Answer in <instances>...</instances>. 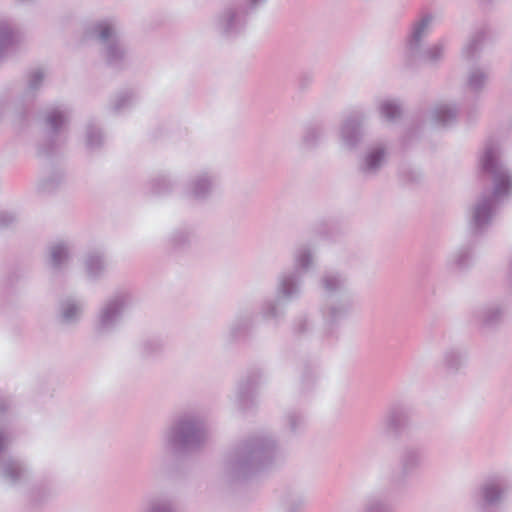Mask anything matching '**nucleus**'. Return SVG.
Returning a JSON list of instances; mask_svg holds the SVG:
<instances>
[{
	"label": "nucleus",
	"instance_id": "obj_1",
	"mask_svg": "<svg viewBox=\"0 0 512 512\" xmlns=\"http://www.w3.org/2000/svg\"><path fill=\"white\" fill-rule=\"evenodd\" d=\"M280 457V448L273 434L268 431L255 432L225 455L221 479L228 484L246 481L274 466Z\"/></svg>",
	"mask_w": 512,
	"mask_h": 512
},
{
	"label": "nucleus",
	"instance_id": "obj_2",
	"mask_svg": "<svg viewBox=\"0 0 512 512\" xmlns=\"http://www.w3.org/2000/svg\"><path fill=\"white\" fill-rule=\"evenodd\" d=\"M479 162L482 171L491 177L493 188L481 192L471 207L469 229L473 235L488 230L498 205L512 194V172L502 163L497 144L487 143Z\"/></svg>",
	"mask_w": 512,
	"mask_h": 512
},
{
	"label": "nucleus",
	"instance_id": "obj_3",
	"mask_svg": "<svg viewBox=\"0 0 512 512\" xmlns=\"http://www.w3.org/2000/svg\"><path fill=\"white\" fill-rule=\"evenodd\" d=\"M207 427L202 415L195 410L177 414L162 433L163 448L173 456L194 452L205 444Z\"/></svg>",
	"mask_w": 512,
	"mask_h": 512
},
{
	"label": "nucleus",
	"instance_id": "obj_4",
	"mask_svg": "<svg viewBox=\"0 0 512 512\" xmlns=\"http://www.w3.org/2000/svg\"><path fill=\"white\" fill-rule=\"evenodd\" d=\"M138 302L135 292L129 288H120L108 296L98 308L93 328L99 336L114 334L120 327L124 314Z\"/></svg>",
	"mask_w": 512,
	"mask_h": 512
},
{
	"label": "nucleus",
	"instance_id": "obj_5",
	"mask_svg": "<svg viewBox=\"0 0 512 512\" xmlns=\"http://www.w3.org/2000/svg\"><path fill=\"white\" fill-rule=\"evenodd\" d=\"M278 298L266 299L261 304L260 315L265 320L278 321L285 315L281 302L298 299L302 294V275L297 271L285 270L279 273L276 282Z\"/></svg>",
	"mask_w": 512,
	"mask_h": 512
},
{
	"label": "nucleus",
	"instance_id": "obj_6",
	"mask_svg": "<svg viewBox=\"0 0 512 512\" xmlns=\"http://www.w3.org/2000/svg\"><path fill=\"white\" fill-rule=\"evenodd\" d=\"M11 412V403L0 399V471L11 483H20L28 479L29 469L21 460L2 455L13 441L9 429Z\"/></svg>",
	"mask_w": 512,
	"mask_h": 512
},
{
	"label": "nucleus",
	"instance_id": "obj_7",
	"mask_svg": "<svg viewBox=\"0 0 512 512\" xmlns=\"http://www.w3.org/2000/svg\"><path fill=\"white\" fill-rule=\"evenodd\" d=\"M438 20V14L429 10L416 15L410 22L403 40L402 60L413 62L420 56L422 46L425 45Z\"/></svg>",
	"mask_w": 512,
	"mask_h": 512
},
{
	"label": "nucleus",
	"instance_id": "obj_8",
	"mask_svg": "<svg viewBox=\"0 0 512 512\" xmlns=\"http://www.w3.org/2000/svg\"><path fill=\"white\" fill-rule=\"evenodd\" d=\"M511 488L508 477L496 473L487 476L478 486L475 494L477 512H491L499 507L506 499Z\"/></svg>",
	"mask_w": 512,
	"mask_h": 512
},
{
	"label": "nucleus",
	"instance_id": "obj_9",
	"mask_svg": "<svg viewBox=\"0 0 512 512\" xmlns=\"http://www.w3.org/2000/svg\"><path fill=\"white\" fill-rule=\"evenodd\" d=\"M389 158V147L385 142H375L366 147L358 162V172L366 179L376 177Z\"/></svg>",
	"mask_w": 512,
	"mask_h": 512
},
{
	"label": "nucleus",
	"instance_id": "obj_10",
	"mask_svg": "<svg viewBox=\"0 0 512 512\" xmlns=\"http://www.w3.org/2000/svg\"><path fill=\"white\" fill-rule=\"evenodd\" d=\"M216 179V173L210 169L194 173L185 185L184 197L196 202L208 200L214 192Z\"/></svg>",
	"mask_w": 512,
	"mask_h": 512
},
{
	"label": "nucleus",
	"instance_id": "obj_11",
	"mask_svg": "<svg viewBox=\"0 0 512 512\" xmlns=\"http://www.w3.org/2000/svg\"><path fill=\"white\" fill-rule=\"evenodd\" d=\"M365 120L366 115L362 112H354L343 118L339 126V139L345 149L354 150L362 143Z\"/></svg>",
	"mask_w": 512,
	"mask_h": 512
},
{
	"label": "nucleus",
	"instance_id": "obj_12",
	"mask_svg": "<svg viewBox=\"0 0 512 512\" xmlns=\"http://www.w3.org/2000/svg\"><path fill=\"white\" fill-rule=\"evenodd\" d=\"M352 307V296L346 295L332 299L320 308L323 320V334L330 335L334 328L345 319Z\"/></svg>",
	"mask_w": 512,
	"mask_h": 512
},
{
	"label": "nucleus",
	"instance_id": "obj_13",
	"mask_svg": "<svg viewBox=\"0 0 512 512\" xmlns=\"http://www.w3.org/2000/svg\"><path fill=\"white\" fill-rule=\"evenodd\" d=\"M250 14L244 11L242 5L228 6L215 18V29L224 36H233L240 33Z\"/></svg>",
	"mask_w": 512,
	"mask_h": 512
},
{
	"label": "nucleus",
	"instance_id": "obj_14",
	"mask_svg": "<svg viewBox=\"0 0 512 512\" xmlns=\"http://www.w3.org/2000/svg\"><path fill=\"white\" fill-rule=\"evenodd\" d=\"M120 33L121 23L116 16L98 18L89 23L85 30L86 36L97 41L100 46L121 38Z\"/></svg>",
	"mask_w": 512,
	"mask_h": 512
},
{
	"label": "nucleus",
	"instance_id": "obj_15",
	"mask_svg": "<svg viewBox=\"0 0 512 512\" xmlns=\"http://www.w3.org/2000/svg\"><path fill=\"white\" fill-rule=\"evenodd\" d=\"M69 120V109L66 106H56L50 108L45 115V124L47 127V141L49 147L40 144L39 154L48 155L51 147L56 144V136L62 131Z\"/></svg>",
	"mask_w": 512,
	"mask_h": 512
},
{
	"label": "nucleus",
	"instance_id": "obj_16",
	"mask_svg": "<svg viewBox=\"0 0 512 512\" xmlns=\"http://www.w3.org/2000/svg\"><path fill=\"white\" fill-rule=\"evenodd\" d=\"M409 426V412L401 406H391L380 422L381 431L387 437H398Z\"/></svg>",
	"mask_w": 512,
	"mask_h": 512
},
{
	"label": "nucleus",
	"instance_id": "obj_17",
	"mask_svg": "<svg viewBox=\"0 0 512 512\" xmlns=\"http://www.w3.org/2000/svg\"><path fill=\"white\" fill-rule=\"evenodd\" d=\"M85 302L76 297L62 299L57 308V321L67 327L78 325L84 315Z\"/></svg>",
	"mask_w": 512,
	"mask_h": 512
},
{
	"label": "nucleus",
	"instance_id": "obj_18",
	"mask_svg": "<svg viewBox=\"0 0 512 512\" xmlns=\"http://www.w3.org/2000/svg\"><path fill=\"white\" fill-rule=\"evenodd\" d=\"M446 56V42L444 39L431 43L428 46H422L420 56L415 61L403 60L407 68H417L421 64L430 67H438Z\"/></svg>",
	"mask_w": 512,
	"mask_h": 512
},
{
	"label": "nucleus",
	"instance_id": "obj_19",
	"mask_svg": "<svg viewBox=\"0 0 512 512\" xmlns=\"http://www.w3.org/2000/svg\"><path fill=\"white\" fill-rule=\"evenodd\" d=\"M504 309L500 304L488 303L477 306L472 312V319L480 329L497 326L503 318Z\"/></svg>",
	"mask_w": 512,
	"mask_h": 512
},
{
	"label": "nucleus",
	"instance_id": "obj_20",
	"mask_svg": "<svg viewBox=\"0 0 512 512\" xmlns=\"http://www.w3.org/2000/svg\"><path fill=\"white\" fill-rule=\"evenodd\" d=\"M319 287L330 297L351 295L348 278L339 271H325L319 279Z\"/></svg>",
	"mask_w": 512,
	"mask_h": 512
},
{
	"label": "nucleus",
	"instance_id": "obj_21",
	"mask_svg": "<svg viewBox=\"0 0 512 512\" xmlns=\"http://www.w3.org/2000/svg\"><path fill=\"white\" fill-rule=\"evenodd\" d=\"M82 264L84 273L90 280H99L104 277L109 265L106 254L101 249L88 251L83 257Z\"/></svg>",
	"mask_w": 512,
	"mask_h": 512
},
{
	"label": "nucleus",
	"instance_id": "obj_22",
	"mask_svg": "<svg viewBox=\"0 0 512 512\" xmlns=\"http://www.w3.org/2000/svg\"><path fill=\"white\" fill-rule=\"evenodd\" d=\"M71 259V245L67 241H56L48 248V267L54 272L64 271Z\"/></svg>",
	"mask_w": 512,
	"mask_h": 512
},
{
	"label": "nucleus",
	"instance_id": "obj_23",
	"mask_svg": "<svg viewBox=\"0 0 512 512\" xmlns=\"http://www.w3.org/2000/svg\"><path fill=\"white\" fill-rule=\"evenodd\" d=\"M422 451L414 445L404 446L398 457V470L402 478L410 477L422 465Z\"/></svg>",
	"mask_w": 512,
	"mask_h": 512
},
{
	"label": "nucleus",
	"instance_id": "obj_24",
	"mask_svg": "<svg viewBox=\"0 0 512 512\" xmlns=\"http://www.w3.org/2000/svg\"><path fill=\"white\" fill-rule=\"evenodd\" d=\"M292 259L294 263L292 271H297L300 275L309 272L316 264L315 247L308 243L297 245L293 250Z\"/></svg>",
	"mask_w": 512,
	"mask_h": 512
},
{
	"label": "nucleus",
	"instance_id": "obj_25",
	"mask_svg": "<svg viewBox=\"0 0 512 512\" xmlns=\"http://www.w3.org/2000/svg\"><path fill=\"white\" fill-rule=\"evenodd\" d=\"M100 52L103 60L111 67H122L128 59V49L121 38L100 46Z\"/></svg>",
	"mask_w": 512,
	"mask_h": 512
},
{
	"label": "nucleus",
	"instance_id": "obj_26",
	"mask_svg": "<svg viewBox=\"0 0 512 512\" xmlns=\"http://www.w3.org/2000/svg\"><path fill=\"white\" fill-rule=\"evenodd\" d=\"M138 101V95L133 89H123L114 93L106 104V110L113 115H119L131 109Z\"/></svg>",
	"mask_w": 512,
	"mask_h": 512
},
{
	"label": "nucleus",
	"instance_id": "obj_27",
	"mask_svg": "<svg viewBox=\"0 0 512 512\" xmlns=\"http://www.w3.org/2000/svg\"><path fill=\"white\" fill-rule=\"evenodd\" d=\"M376 109L381 119L388 123H394L403 115L402 103L396 98H380L376 102Z\"/></svg>",
	"mask_w": 512,
	"mask_h": 512
},
{
	"label": "nucleus",
	"instance_id": "obj_28",
	"mask_svg": "<svg viewBox=\"0 0 512 512\" xmlns=\"http://www.w3.org/2000/svg\"><path fill=\"white\" fill-rule=\"evenodd\" d=\"M18 39V30L12 20L0 18V62L6 56L7 50L12 47Z\"/></svg>",
	"mask_w": 512,
	"mask_h": 512
},
{
	"label": "nucleus",
	"instance_id": "obj_29",
	"mask_svg": "<svg viewBox=\"0 0 512 512\" xmlns=\"http://www.w3.org/2000/svg\"><path fill=\"white\" fill-rule=\"evenodd\" d=\"M141 512H175L174 501L168 494H152L144 500Z\"/></svg>",
	"mask_w": 512,
	"mask_h": 512
},
{
	"label": "nucleus",
	"instance_id": "obj_30",
	"mask_svg": "<svg viewBox=\"0 0 512 512\" xmlns=\"http://www.w3.org/2000/svg\"><path fill=\"white\" fill-rule=\"evenodd\" d=\"M47 75V70L42 67L30 70L27 74L26 88L23 92V98L31 101L36 96L37 92L43 87Z\"/></svg>",
	"mask_w": 512,
	"mask_h": 512
},
{
	"label": "nucleus",
	"instance_id": "obj_31",
	"mask_svg": "<svg viewBox=\"0 0 512 512\" xmlns=\"http://www.w3.org/2000/svg\"><path fill=\"white\" fill-rule=\"evenodd\" d=\"M448 122V103L443 100L433 104L427 114L426 124L432 130L445 128Z\"/></svg>",
	"mask_w": 512,
	"mask_h": 512
},
{
	"label": "nucleus",
	"instance_id": "obj_32",
	"mask_svg": "<svg viewBox=\"0 0 512 512\" xmlns=\"http://www.w3.org/2000/svg\"><path fill=\"white\" fill-rule=\"evenodd\" d=\"M306 503L304 494L295 489L286 490L281 497L283 512H301Z\"/></svg>",
	"mask_w": 512,
	"mask_h": 512
},
{
	"label": "nucleus",
	"instance_id": "obj_33",
	"mask_svg": "<svg viewBox=\"0 0 512 512\" xmlns=\"http://www.w3.org/2000/svg\"><path fill=\"white\" fill-rule=\"evenodd\" d=\"M25 110L18 107V102L13 99L0 98V121L9 119L12 122H17L23 119Z\"/></svg>",
	"mask_w": 512,
	"mask_h": 512
},
{
	"label": "nucleus",
	"instance_id": "obj_34",
	"mask_svg": "<svg viewBox=\"0 0 512 512\" xmlns=\"http://www.w3.org/2000/svg\"><path fill=\"white\" fill-rule=\"evenodd\" d=\"M177 184V179L171 174H161L151 181L152 192L156 195H166L172 192Z\"/></svg>",
	"mask_w": 512,
	"mask_h": 512
},
{
	"label": "nucleus",
	"instance_id": "obj_35",
	"mask_svg": "<svg viewBox=\"0 0 512 512\" xmlns=\"http://www.w3.org/2000/svg\"><path fill=\"white\" fill-rule=\"evenodd\" d=\"M105 142V135L101 128L93 122L87 123L85 127V144L87 149H99Z\"/></svg>",
	"mask_w": 512,
	"mask_h": 512
},
{
	"label": "nucleus",
	"instance_id": "obj_36",
	"mask_svg": "<svg viewBox=\"0 0 512 512\" xmlns=\"http://www.w3.org/2000/svg\"><path fill=\"white\" fill-rule=\"evenodd\" d=\"M195 237L194 231L190 227H180L175 229L169 235V243L175 248L189 246Z\"/></svg>",
	"mask_w": 512,
	"mask_h": 512
},
{
	"label": "nucleus",
	"instance_id": "obj_37",
	"mask_svg": "<svg viewBox=\"0 0 512 512\" xmlns=\"http://www.w3.org/2000/svg\"><path fill=\"white\" fill-rule=\"evenodd\" d=\"M253 317L251 315H238L229 326V333L232 338H238L244 335L252 326Z\"/></svg>",
	"mask_w": 512,
	"mask_h": 512
},
{
	"label": "nucleus",
	"instance_id": "obj_38",
	"mask_svg": "<svg viewBox=\"0 0 512 512\" xmlns=\"http://www.w3.org/2000/svg\"><path fill=\"white\" fill-rule=\"evenodd\" d=\"M323 136V131L320 127L311 126L306 128L301 139V148L309 150L317 146Z\"/></svg>",
	"mask_w": 512,
	"mask_h": 512
},
{
	"label": "nucleus",
	"instance_id": "obj_39",
	"mask_svg": "<svg viewBox=\"0 0 512 512\" xmlns=\"http://www.w3.org/2000/svg\"><path fill=\"white\" fill-rule=\"evenodd\" d=\"M488 81V74L480 68H474L469 72L468 85L474 91H480Z\"/></svg>",
	"mask_w": 512,
	"mask_h": 512
},
{
	"label": "nucleus",
	"instance_id": "obj_40",
	"mask_svg": "<svg viewBox=\"0 0 512 512\" xmlns=\"http://www.w3.org/2000/svg\"><path fill=\"white\" fill-rule=\"evenodd\" d=\"M362 512H390V508L384 499L371 496L365 500Z\"/></svg>",
	"mask_w": 512,
	"mask_h": 512
},
{
	"label": "nucleus",
	"instance_id": "obj_41",
	"mask_svg": "<svg viewBox=\"0 0 512 512\" xmlns=\"http://www.w3.org/2000/svg\"><path fill=\"white\" fill-rule=\"evenodd\" d=\"M473 262V256L468 248H461L459 249L455 255H454V266L459 269L463 270L468 268Z\"/></svg>",
	"mask_w": 512,
	"mask_h": 512
},
{
	"label": "nucleus",
	"instance_id": "obj_42",
	"mask_svg": "<svg viewBox=\"0 0 512 512\" xmlns=\"http://www.w3.org/2000/svg\"><path fill=\"white\" fill-rule=\"evenodd\" d=\"M64 179V173L57 170L50 175L45 176L40 182V188L43 191H51L56 188Z\"/></svg>",
	"mask_w": 512,
	"mask_h": 512
},
{
	"label": "nucleus",
	"instance_id": "obj_43",
	"mask_svg": "<svg viewBox=\"0 0 512 512\" xmlns=\"http://www.w3.org/2000/svg\"><path fill=\"white\" fill-rule=\"evenodd\" d=\"M314 330V320L308 315L299 316L294 323V331L298 334H309Z\"/></svg>",
	"mask_w": 512,
	"mask_h": 512
},
{
	"label": "nucleus",
	"instance_id": "obj_44",
	"mask_svg": "<svg viewBox=\"0 0 512 512\" xmlns=\"http://www.w3.org/2000/svg\"><path fill=\"white\" fill-rule=\"evenodd\" d=\"M486 35L484 31L477 32L467 43L466 51L470 57H474L483 47Z\"/></svg>",
	"mask_w": 512,
	"mask_h": 512
},
{
	"label": "nucleus",
	"instance_id": "obj_45",
	"mask_svg": "<svg viewBox=\"0 0 512 512\" xmlns=\"http://www.w3.org/2000/svg\"><path fill=\"white\" fill-rule=\"evenodd\" d=\"M285 423L291 432H297L304 426V417L297 412H289L285 416Z\"/></svg>",
	"mask_w": 512,
	"mask_h": 512
},
{
	"label": "nucleus",
	"instance_id": "obj_46",
	"mask_svg": "<svg viewBox=\"0 0 512 512\" xmlns=\"http://www.w3.org/2000/svg\"><path fill=\"white\" fill-rule=\"evenodd\" d=\"M467 361V356L465 353L459 350H453L450 352V371H458L463 366H465Z\"/></svg>",
	"mask_w": 512,
	"mask_h": 512
},
{
	"label": "nucleus",
	"instance_id": "obj_47",
	"mask_svg": "<svg viewBox=\"0 0 512 512\" xmlns=\"http://www.w3.org/2000/svg\"><path fill=\"white\" fill-rule=\"evenodd\" d=\"M162 343L157 339H148L142 343L143 352L146 355H151L162 350Z\"/></svg>",
	"mask_w": 512,
	"mask_h": 512
},
{
	"label": "nucleus",
	"instance_id": "obj_48",
	"mask_svg": "<svg viewBox=\"0 0 512 512\" xmlns=\"http://www.w3.org/2000/svg\"><path fill=\"white\" fill-rule=\"evenodd\" d=\"M268 0H242V7L244 11H247L249 14L255 13L261 7H263Z\"/></svg>",
	"mask_w": 512,
	"mask_h": 512
},
{
	"label": "nucleus",
	"instance_id": "obj_49",
	"mask_svg": "<svg viewBox=\"0 0 512 512\" xmlns=\"http://www.w3.org/2000/svg\"><path fill=\"white\" fill-rule=\"evenodd\" d=\"M17 215L9 211H0V228H7L17 222Z\"/></svg>",
	"mask_w": 512,
	"mask_h": 512
},
{
	"label": "nucleus",
	"instance_id": "obj_50",
	"mask_svg": "<svg viewBox=\"0 0 512 512\" xmlns=\"http://www.w3.org/2000/svg\"><path fill=\"white\" fill-rule=\"evenodd\" d=\"M449 115H450V122L452 121V118L455 117L457 115V110L455 108H452L450 106V112H449Z\"/></svg>",
	"mask_w": 512,
	"mask_h": 512
},
{
	"label": "nucleus",
	"instance_id": "obj_51",
	"mask_svg": "<svg viewBox=\"0 0 512 512\" xmlns=\"http://www.w3.org/2000/svg\"><path fill=\"white\" fill-rule=\"evenodd\" d=\"M238 401H239V404L242 405L243 395L241 393L238 395Z\"/></svg>",
	"mask_w": 512,
	"mask_h": 512
}]
</instances>
